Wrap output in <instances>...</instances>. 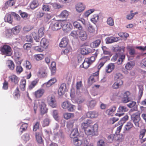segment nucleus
<instances>
[{
    "mask_svg": "<svg viewBox=\"0 0 146 146\" xmlns=\"http://www.w3.org/2000/svg\"><path fill=\"white\" fill-rule=\"evenodd\" d=\"M134 127V126L131 122L129 121L127 123L124 127L125 130L126 131H129Z\"/></svg>",
    "mask_w": 146,
    "mask_h": 146,
    "instance_id": "c9c22d12",
    "label": "nucleus"
},
{
    "mask_svg": "<svg viewBox=\"0 0 146 146\" xmlns=\"http://www.w3.org/2000/svg\"><path fill=\"white\" fill-rule=\"evenodd\" d=\"M79 135V133L78 128H75L72 131L70 134V137L74 139L76 138V137Z\"/></svg>",
    "mask_w": 146,
    "mask_h": 146,
    "instance_id": "4be33fe9",
    "label": "nucleus"
},
{
    "mask_svg": "<svg viewBox=\"0 0 146 146\" xmlns=\"http://www.w3.org/2000/svg\"><path fill=\"white\" fill-rule=\"evenodd\" d=\"M44 28L43 27H41L38 31V36H36L37 34L35 33H33V35L35 40L36 42H39V38L43 36L44 35Z\"/></svg>",
    "mask_w": 146,
    "mask_h": 146,
    "instance_id": "6e6552de",
    "label": "nucleus"
},
{
    "mask_svg": "<svg viewBox=\"0 0 146 146\" xmlns=\"http://www.w3.org/2000/svg\"><path fill=\"white\" fill-rule=\"evenodd\" d=\"M110 60L109 56H104L102 57L100 60V64L98 66V68L99 70L102 67L108 60Z\"/></svg>",
    "mask_w": 146,
    "mask_h": 146,
    "instance_id": "f8f14e48",
    "label": "nucleus"
},
{
    "mask_svg": "<svg viewBox=\"0 0 146 146\" xmlns=\"http://www.w3.org/2000/svg\"><path fill=\"white\" fill-rule=\"evenodd\" d=\"M93 123V121L89 119H88L85 122L82 123L81 127L84 130L87 135L92 136H96L98 135V125L96 123L92 125Z\"/></svg>",
    "mask_w": 146,
    "mask_h": 146,
    "instance_id": "f257e3e1",
    "label": "nucleus"
},
{
    "mask_svg": "<svg viewBox=\"0 0 146 146\" xmlns=\"http://www.w3.org/2000/svg\"><path fill=\"white\" fill-rule=\"evenodd\" d=\"M98 53L96 52L93 56L89 58H85L84 62L82 64L83 67L85 69L88 68L95 60Z\"/></svg>",
    "mask_w": 146,
    "mask_h": 146,
    "instance_id": "f03ea898",
    "label": "nucleus"
},
{
    "mask_svg": "<svg viewBox=\"0 0 146 146\" xmlns=\"http://www.w3.org/2000/svg\"><path fill=\"white\" fill-rule=\"evenodd\" d=\"M74 114L73 113H66L64 114V118L66 119H68L70 118L74 117Z\"/></svg>",
    "mask_w": 146,
    "mask_h": 146,
    "instance_id": "37998d69",
    "label": "nucleus"
},
{
    "mask_svg": "<svg viewBox=\"0 0 146 146\" xmlns=\"http://www.w3.org/2000/svg\"><path fill=\"white\" fill-rule=\"evenodd\" d=\"M62 108L67 109L69 111H73L74 110L75 106L70 103L68 101L64 102L61 104Z\"/></svg>",
    "mask_w": 146,
    "mask_h": 146,
    "instance_id": "0eeeda50",
    "label": "nucleus"
},
{
    "mask_svg": "<svg viewBox=\"0 0 146 146\" xmlns=\"http://www.w3.org/2000/svg\"><path fill=\"white\" fill-rule=\"evenodd\" d=\"M28 127V124L27 123H23L20 127V129H22L21 131V133H23V131H25L27 129Z\"/></svg>",
    "mask_w": 146,
    "mask_h": 146,
    "instance_id": "bf43d9fd",
    "label": "nucleus"
},
{
    "mask_svg": "<svg viewBox=\"0 0 146 146\" xmlns=\"http://www.w3.org/2000/svg\"><path fill=\"white\" fill-rule=\"evenodd\" d=\"M64 22V24H62V28L64 30H70L72 27L70 23H67L65 20H62Z\"/></svg>",
    "mask_w": 146,
    "mask_h": 146,
    "instance_id": "412c9836",
    "label": "nucleus"
},
{
    "mask_svg": "<svg viewBox=\"0 0 146 146\" xmlns=\"http://www.w3.org/2000/svg\"><path fill=\"white\" fill-rule=\"evenodd\" d=\"M115 68V65L113 63H110L106 67V71L108 73L112 72Z\"/></svg>",
    "mask_w": 146,
    "mask_h": 146,
    "instance_id": "b1692460",
    "label": "nucleus"
},
{
    "mask_svg": "<svg viewBox=\"0 0 146 146\" xmlns=\"http://www.w3.org/2000/svg\"><path fill=\"white\" fill-rule=\"evenodd\" d=\"M7 64L9 68L11 70H13L15 68V64L11 60L7 61Z\"/></svg>",
    "mask_w": 146,
    "mask_h": 146,
    "instance_id": "473e14b6",
    "label": "nucleus"
},
{
    "mask_svg": "<svg viewBox=\"0 0 146 146\" xmlns=\"http://www.w3.org/2000/svg\"><path fill=\"white\" fill-rule=\"evenodd\" d=\"M101 42V41L100 40L98 39L91 43L90 46L93 48L97 47L100 44Z\"/></svg>",
    "mask_w": 146,
    "mask_h": 146,
    "instance_id": "f704fd0d",
    "label": "nucleus"
},
{
    "mask_svg": "<svg viewBox=\"0 0 146 146\" xmlns=\"http://www.w3.org/2000/svg\"><path fill=\"white\" fill-rule=\"evenodd\" d=\"M0 51L2 54L7 56H10L12 54V48L9 45L4 44L1 47Z\"/></svg>",
    "mask_w": 146,
    "mask_h": 146,
    "instance_id": "20e7f679",
    "label": "nucleus"
},
{
    "mask_svg": "<svg viewBox=\"0 0 146 146\" xmlns=\"http://www.w3.org/2000/svg\"><path fill=\"white\" fill-rule=\"evenodd\" d=\"M68 40L67 38H63L59 44V46L61 47H66L68 43Z\"/></svg>",
    "mask_w": 146,
    "mask_h": 146,
    "instance_id": "bb28decb",
    "label": "nucleus"
},
{
    "mask_svg": "<svg viewBox=\"0 0 146 146\" xmlns=\"http://www.w3.org/2000/svg\"><path fill=\"white\" fill-rule=\"evenodd\" d=\"M119 38L118 37L113 36L108 37L106 38V42L108 43H111L119 41Z\"/></svg>",
    "mask_w": 146,
    "mask_h": 146,
    "instance_id": "6ab92c4d",
    "label": "nucleus"
},
{
    "mask_svg": "<svg viewBox=\"0 0 146 146\" xmlns=\"http://www.w3.org/2000/svg\"><path fill=\"white\" fill-rule=\"evenodd\" d=\"M96 102L95 100H92L88 104V106L90 108H93L96 105Z\"/></svg>",
    "mask_w": 146,
    "mask_h": 146,
    "instance_id": "603ef678",
    "label": "nucleus"
},
{
    "mask_svg": "<svg viewBox=\"0 0 146 146\" xmlns=\"http://www.w3.org/2000/svg\"><path fill=\"white\" fill-rule=\"evenodd\" d=\"M76 9L78 12L83 11L85 9V6L82 3H79L77 4L76 7Z\"/></svg>",
    "mask_w": 146,
    "mask_h": 146,
    "instance_id": "cd10ccee",
    "label": "nucleus"
},
{
    "mask_svg": "<svg viewBox=\"0 0 146 146\" xmlns=\"http://www.w3.org/2000/svg\"><path fill=\"white\" fill-rule=\"evenodd\" d=\"M38 107L42 115H43L47 113L48 108L46 107V105L42 100H40L38 102Z\"/></svg>",
    "mask_w": 146,
    "mask_h": 146,
    "instance_id": "39448f33",
    "label": "nucleus"
},
{
    "mask_svg": "<svg viewBox=\"0 0 146 146\" xmlns=\"http://www.w3.org/2000/svg\"><path fill=\"white\" fill-rule=\"evenodd\" d=\"M133 65V62H130L127 64L125 66V68L127 70H130L132 68Z\"/></svg>",
    "mask_w": 146,
    "mask_h": 146,
    "instance_id": "3c124183",
    "label": "nucleus"
},
{
    "mask_svg": "<svg viewBox=\"0 0 146 146\" xmlns=\"http://www.w3.org/2000/svg\"><path fill=\"white\" fill-rule=\"evenodd\" d=\"M82 85V81L77 82L76 84L77 90H80L81 88Z\"/></svg>",
    "mask_w": 146,
    "mask_h": 146,
    "instance_id": "5fc2aeb1",
    "label": "nucleus"
},
{
    "mask_svg": "<svg viewBox=\"0 0 146 146\" xmlns=\"http://www.w3.org/2000/svg\"><path fill=\"white\" fill-rule=\"evenodd\" d=\"M98 146H105V143L104 140L102 139L100 140L97 143Z\"/></svg>",
    "mask_w": 146,
    "mask_h": 146,
    "instance_id": "774afa93",
    "label": "nucleus"
},
{
    "mask_svg": "<svg viewBox=\"0 0 146 146\" xmlns=\"http://www.w3.org/2000/svg\"><path fill=\"white\" fill-rule=\"evenodd\" d=\"M49 42L45 38H42L40 42L41 47L45 49L47 48L48 46Z\"/></svg>",
    "mask_w": 146,
    "mask_h": 146,
    "instance_id": "f3484780",
    "label": "nucleus"
},
{
    "mask_svg": "<svg viewBox=\"0 0 146 146\" xmlns=\"http://www.w3.org/2000/svg\"><path fill=\"white\" fill-rule=\"evenodd\" d=\"M47 100L49 105L52 108H56L57 104L55 97L53 95H49L47 97Z\"/></svg>",
    "mask_w": 146,
    "mask_h": 146,
    "instance_id": "1a4fd4ad",
    "label": "nucleus"
},
{
    "mask_svg": "<svg viewBox=\"0 0 146 146\" xmlns=\"http://www.w3.org/2000/svg\"><path fill=\"white\" fill-rule=\"evenodd\" d=\"M50 122V120L49 118H45L43 121V125L45 127L48 126Z\"/></svg>",
    "mask_w": 146,
    "mask_h": 146,
    "instance_id": "e2e57ef3",
    "label": "nucleus"
},
{
    "mask_svg": "<svg viewBox=\"0 0 146 146\" xmlns=\"http://www.w3.org/2000/svg\"><path fill=\"white\" fill-rule=\"evenodd\" d=\"M99 70L93 74L92 76H91L89 79V81L92 83L95 82L98 80V79Z\"/></svg>",
    "mask_w": 146,
    "mask_h": 146,
    "instance_id": "2eb2a0df",
    "label": "nucleus"
},
{
    "mask_svg": "<svg viewBox=\"0 0 146 146\" xmlns=\"http://www.w3.org/2000/svg\"><path fill=\"white\" fill-rule=\"evenodd\" d=\"M127 111L128 109L125 106H120L118 109L117 112L120 113H123Z\"/></svg>",
    "mask_w": 146,
    "mask_h": 146,
    "instance_id": "a19ab883",
    "label": "nucleus"
},
{
    "mask_svg": "<svg viewBox=\"0 0 146 146\" xmlns=\"http://www.w3.org/2000/svg\"><path fill=\"white\" fill-rule=\"evenodd\" d=\"M70 14V12L66 10L62 11L60 14V16L62 18H67Z\"/></svg>",
    "mask_w": 146,
    "mask_h": 146,
    "instance_id": "c756f323",
    "label": "nucleus"
},
{
    "mask_svg": "<svg viewBox=\"0 0 146 146\" xmlns=\"http://www.w3.org/2000/svg\"><path fill=\"white\" fill-rule=\"evenodd\" d=\"M19 80V78L15 74H12L8 77V81L15 85L18 84Z\"/></svg>",
    "mask_w": 146,
    "mask_h": 146,
    "instance_id": "9d476101",
    "label": "nucleus"
},
{
    "mask_svg": "<svg viewBox=\"0 0 146 146\" xmlns=\"http://www.w3.org/2000/svg\"><path fill=\"white\" fill-rule=\"evenodd\" d=\"M44 93V90L43 89H39L35 91L34 93V96L36 98L41 97Z\"/></svg>",
    "mask_w": 146,
    "mask_h": 146,
    "instance_id": "5701e85b",
    "label": "nucleus"
},
{
    "mask_svg": "<svg viewBox=\"0 0 146 146\" xmlns=\"http://www.w3.org/2000/svg\"><path fill=\"white\" fill-rule=\"evenodd\" d=\"M52 115L54 119L56 121H59V116L58 115V112L57 110H53Z\"/></svg>",
    "mask_w": 146,
    "mask_h": 146,
    "instance_id": "49530a36",
    "label": "nucleus"
},
{
    "mask_svg": "<svg viewBox=\"0 0 146 146\" xmlns=\"http://www.w3.org/2000/svg\"><path fill=\"white\" fill-rule=\"evenodd\" d=\"M64 24L62 20L57 21L51 25V29L53 31L58 30L62 28V24Z\"/></svg>",
    "mask_w": 146,
    "mask_h": 146,
    "instance_id": "9b49d317",
    "label": "nucleus"
},
{
    "mask_svg": "<svg viewBox=\"0 0 146 146\" xmlns=\"http://www.w3.org/2000/svg\"><path fill=\"white\" fill-rule=\"evenodd\" d=\"M27 69H31L32 67V66L30 62L28 60H26L25 61V63L24 64Z\"/></svg>",
    "mask_w": 146,
    "mask_h": 146,
    "instance_id": "6e6d98bb",
    "label": "nucleus"
},
{
    "mask_svg": "<svg viewBox=\"0 0 146 146\" xmlns=\"http://www.w3.org/2000/svg\"><path fill=\"white\" fill-rule=\"evenodd\" d=\"M20 91L19 88L17 87L14 91L13 97L15 99H18L20 98Z\"/></svg>",
    "mask_w": 146,
    "mask_h": 146,
    "instance_id": "4c0bfd02",
    "label": "nucleus"
},
{
    "mask_svg": "<svg viewBox=\"0 0 146 146\" xmlns=\"http://www.w3.org/2000/svg\"><path fill=\"white\" fill-rule=\"evenodd\" d=\"M146 130L145 129H141L140 132V134L139 136V138L142 140L143 137L145 135Z\"/></svg>",
    "mask_w": 146,
    "mask_h": 146,
    "instance_id": "a18cd8bd",
    "label": "nucleus"
},
{
    "mask_svg": "<svg viewBox=\"0 0 146 146\" xmlns=\"http://www.w3.org/2000/svg\"><path fill=\"white\" fill-rule=\"evenodd\" d=\"M74 122L71 121H69L67 122L66 126L67 128L69 129H72L74 126Z\"/></svg>",
    "mask_w": 146,
    "mask_h": 146,
    "instance_id": "13d9d810",
    "label": "nucleus"
},
{
    "mask_svg": "<svg viewBox=\"0 0 146 146\" xmlns=\"http://www.w3.org/2000/svg\"><path fill=\"white\" fill-rule=\"evenodd\" d=\"M21 29V27L20 26L18 25L13 28L11 31L14 34L17 35L20 32Z\"/></svg>",
    "mask_w": 146,
    "mask_h": 146,
    "instance_id": "2f4dec72",
    "label": "nucleus"
},
{
    "mask_svg": "<svg viewBox=\"0 0 146 146\" xmlns=\"http://www.w3.org/2000/svg\"><path fill=\"white\" fill-rule=\"evenodd\" d=\"M102 49L103 51V53L104 54L108 55L110 58L111 56V52L110 51L107 50V48L105 46H103L102 47Z\"/></svg>",
    "mask_w": 146,
    "mask_h": 146,
    "instance_id": "de8ad7c7",
    "label": "nucleus"
},
{
    "mask_svg": "<svg viewBox=\"0 0 146 146\" xmlns=\"http://www.w3.org/2000/svg\"><path fill=\"white\" fill-rule=\"evenodd\" d=\"M140 113L138 111L132 114L131 116V120L135 126L137 127H139V122L141 120Z\"/></svg>",
    "mask_w": 146,
    "mask_h": 146,
    "instance_id": "7ed1b4c3",
    "label": "nucleus"
},
{
    "mask_svg": "<svg viewBox=\"0 0 146 146\" xmlns=\"http://www.w3.org/2000/svg\"><path fill=\"white\" fill-rule=\"evenodd\" d=\"M31 44L30 43H27L23 45V48L24 49L28 50H29L31 47Z\"/></svg>",
    "mask_w": 146,
    "mask_h": 146,
    "instance_id": "4d7b16f0",
    "label": "nucleus"
},
{
    "mask_svg": "<svg viewBox=\"0 0 146 146\" xmlns=\"http://www.w3.org/2000/svg\"><path fill=\"white\" fill-rule=\"evenodd\" d=\"M125 56L124 55H121V54L118 53L113 56L111 58L113 61H115L117 60V62L118 64H122L123 60L125 58Z\"/></svg>",
    "mask_w": 146,
    "mask_h": 146,
    "instance_id": "423d86ee",
    "label": "nucleus"
},
{
    "mask_svg": "<svg viewBox=\"0 0 146 146\" xmlns=\"http://www.w3.org/2000/svg\"><path fill=\"white\" fill-rule=\"evenodd\" d=\"M57 82V80L55 78H53L47 82L46 83V86L47 87H50L52 85L54 84Z\"/></svg>",
    "mask_w": 146,
    "mask_h": 146,
    "instance_id": "58836bf2",
    "label": "nucleus"
},
{
    "mask_svg": "<svg viewBox=\"0 0 146 146\" xmlns=\"http://www.w3.org/2000/svg\"><path fill=\"white\" fill-rule=\"evenodd\" d=\"M39 5L38 1L36 0H34L30 4V7L32 9H34L37 7Z\"/></svg>",
    "mask_w": 146,
    "mask_h": 146,
    "instance_id": "ea45409f",
    "label": "nucleus"
},
{
    "mask_svg": "<svg viewBox=\"0 0 146 146\" xmlns=\"http://www.w3.org/2000/svg\"><path fill=\"white\" fill-rule=\"evenodd\" d=\"M52 17L50 14L47 13L46 14L44 17V19L45 22H47L49 21L51 18Z\"/></svg>",
    "mask_w": 146,
    "mask_h": 146,
    "instance_id": "09e8293b",
    "label": "nucleus"
},
{
    "mask_svg": "<svg viewBox=\"0 0 146 146\" xmlns=\"http://www.w3.org/2000/svg\"><path fill=\"white\" fill-rule=\"evenodd\" d=\"M41 131L35 133V137L37 142L40 144L43 143V141L41 137Z\"/></svg>",
    "mask_w": 146,
    "mask_h": 146,
    "instance_id": "aec40b11",
    "label": "nucleus"
},
{
    "mask_svg": "<svg viewBox=\"0 0 146 146\" xmlns=\"http://www.w3.org/2000/svg\"><path fill=\"white\" fill-rule=\"evenodd\" d=\"M123 78V76L121 73L117 72L114 74V79L115 80H122Z\"/></svg>",
    "mask_w": 146,
    "mask_h": 146,
    "instance_id": "72a5a7b5",
    "label": "nucleus"
},
{
    "mask_svg": "<svg viewBox=\"0 0 146 146\" xmlns=\"http://www.w3.org/2000/svg\"><path fill=\"white\" fill-rule=\"evenodd\" d=\"M16 70L17 74H20L23 71V68L21 66H17L16 67Z\"/></svg>",
    "mask_w": 146,
    "mask_h": 146,
    "instance_id": "052dcab7",
    "label": "nucleus"
},
{
    "mask_svg": "<svg viewBox=\"0 0 146 146\" xmlns=\"http://www.w3.org/2000/svg\"><path fill=\"white\" fill-rule=\"evenodd\" d=\"M78 37L79 39L82 41L86 40L88 37V35L86 32L81 30L78 33Z\"/></svg>",
    "mask_w": 146,
    "mask_h": 146,
    "instance_id": "4468645a",
    "label": "nucleus"
},
{
    "mask_svg": "<svg viewBox=\"0 0 146 146\" xmlns=\"http://www.w3.org/2000/svg\"><path fill=\"white\" fill-rule=\"evenodd\" d=\"M111 86L112 88L114 89L120 88L123 84V82L122 80H115Z\"/></svg>",
    "mask_w": 146,
    "mask_h": 146,
    "instance_id": "ddd939ff",
    "label": "nucleus"
},
{
    "mask_svg": "<svg viewBox=\"0 0 146 146\" xmlns=\"http://www.w3.org/2000/svg\"><path fill=\"white\" fill-rule=\"evenodd\" d=\"M130 94V92L127 91H126L124 93L122 100L123 103H126L130 101V99L129 97V96Z\"/></svg>",
    "mask_w": 146,
    "mask_h": 146,
    "instance_id": "dca6fc26",
    "label": "nucleus"
},
{
    "mask_svg": "<svg viewBox=\"0 0 146 146\" xmlns=\"http://www.w3.org/2000/svg\"><path fill=\"white\" fill-rule=\"evenodd\" d=\"M22 139L25 141H29L30 139L29 135L27 133L25 134L22 137Z\"/></svg>",
    "mask_w": 146,
    "mask_h": 146,
    "instance_id": "0e129e2a",
    "label": "nucleus"
},
{
    "mask_svg": "<svg viewBox=\"0 0 146 146\" xmlns=\"http://www.w3.org/2000/svg\"><path fill=\"white\" fill-rule=\"evenodd\" d=\"M73 142L74 145H75L80 146L82 145L83 141L76 138L73 139Z\"/></svg>",
    "mask_w": 146,
    "mask_h": 146,
    "instance_id": "e433bc0d",
    "label": "nucleus"
},
{
    "mask_svg": "<svg viewBox=\"0 0 146 146\" xmlns=\"http://www.w3.org/2000/svg\"><path fill=\"white\" fill-rule=\"evenodd\" d=\"M116 109V107L115 106H113L106 110V113L108 115L113 116V113L115 111Z\"/></svg>",
    "mask_w": 146,
    "mask_h": 146,
    "instance_id": "a878e982",
    "label": "nucleus"
},
{
    "mask_svg": "<svg viewBox=\"0 0 146 146\" xmlns=\"http://www.w3.org/2000/svg\"><path fill=\"white\" fill-rule=\"evenodd\" d=\"M81 52L83 55H86L88 54L89 52L86 48H83L81 50Z\"/></svg>",
    "mask_w": 146,
    "mask_h": 146,
    "instance_id": "69168bd1",
    "label": "nucleus"
},
{
    "mask_svg": "<svg viewBox=\"0 0 146 146\" xmlns=\"http://www.w3.org/2000/svg\"><path fill=\"white\" fill-rule=\"evenodd\" d=\"M38 82V80L37 79L32 81L29 86V89L30 90H31L36 85Z\"/></svg>",
    "mask_w": 146,
    "mask_h": 146,
    "instance_id": "7c9ffc66",
    "label": "nucleus"
},
{
    "mask_svg": "<svg viewBox=\"0 0 146 146\" xmlns=\"http://www.w3.org/2000/svg\"><path fill=\"white\" fill-rule=\"evenodd\" d=\"M66 88V84L65 83H63L61 84L58 91V94L59 96H63L64 94Z\"/></svg>",
    "mask_w": 146,
    "mask_h": 146,
    "instance_id": "a211bd4d",
    "label": "nucleus"
},
{
    "mask_svg": "<svg viewBox=\"0 0 146 146\" xmlns=\"http://www.w3.org/2000/svg\"><path fill=\"white\" fill-rule=\"evenodd\" d=\"M26 80L25 79L23 78L21 79L20 83V88L21 90L22 91L25 90L26 89Z\"/></svg>",
    "mask_w": 146,
    "mask_h": 146,
    "instance_id": "393cba45",
    "label": "nucleus"
},
{
    "mask_svg": "<svg viewBox=\"0 0 146 146\" xmlns=\"http://www.w3.org/2000/svg\"><path fill=\"white\" fill-rule=\"evenodd\" d=\"M44 55L43 54H35L34 56V58L36 61L40 60L44 58Z\"/></svg>",
    "mask_w": 146,
    "mask_h": 146,
    "instance_id": "79ce46f5",
    "label": "nucleus"
},
{
    "mask_svg": "<svg viewBox=\"0 0 146 146\" xmlns=\"http://www.w3.org/2000/svg\"><path fill=\"white\" fill-rule=\"evenodd\" d=\"M99 16L97 14H95L93 15L91 19V21L94 24L96 23L98 20Z\"/></svg>",
    "mask_w": 146,
    "mask_h": 146,
    "instance_id": "8fccbe9b",
    "label": "nucleus"
},
{
    "mask_svg": "<svg viewBox=\"0 0 146 146\" xmlns=\"http://www.w3.org/2000/svg\"><path fill=\"white\" fill-rule=\"evenodd\" d=\"M73 25L75 28L79 30H81L82 29V27L81 25L80 24L76 21L74 22Z\"/></svg>",
    "mask_w": 146,
    "mask_h": 146,
    "instance_id": "c03bdc74",
    "label": "nucleus"
},
{
    "mask_svg": "<svg viewBox=\"0 0 146 146\" xmlns=\"http://www.w3.org/2000/svg\"><path fill=\"white\" fill-rule=\"evenodd\" d=\"M141 67L143 68H146V58L143 59L140 64Z\"/></svg>",
    "mask_w": 146,
    "mask_h": 146,
    "instance_id": "338daca9",
    "label": "nucleus"
},
{
    "mask_svg": "<svg viewBox=\"0 0 146 146\" xmlns=\"http://www.w3.org/2000/svg\"><path fill=\"white\" fill-rule=\"evenodd\" d=\"M107 22V24L110 26H113L114 25L113 20L111 17L108 18Z\"/></svg>",
    "mask_w": 146,
    "mask_h": 146,
    "instance_id": "680f3d73",
    "label": "nucleus"
},
{
    "mask_svg": "<svg viewBox=\"0 0 146 146\" xmlns=\"http://www.w3.org/2000/svg\"><path fill=\"white\" fill-rule=\"evenodd\" d=\"M129 118V117L127 115H126L123 117L118 122V123L123 124Z\"/></svg>",
    "mask_w": 146,
    "mask_h": 146,
    "instance_id": "864d4df0",
    "label": "nucleus"
},
{
    "mask_svg": "<svg viewBox=\"0 0 146 146\" xmlns=\"http://www.w3.org/2000/svg\"><path fill=\"white\" fill-rule=\"evenodd\" d=\"M98 113L95 111H90L86 113V115L88 118H95L98 116Z\"/></svg>",
    "mask_w": 146,
    "mask_h": 146,
    "instance_id": "c85d7f7f",
    "label": "nucleus"
}]
</instances>
